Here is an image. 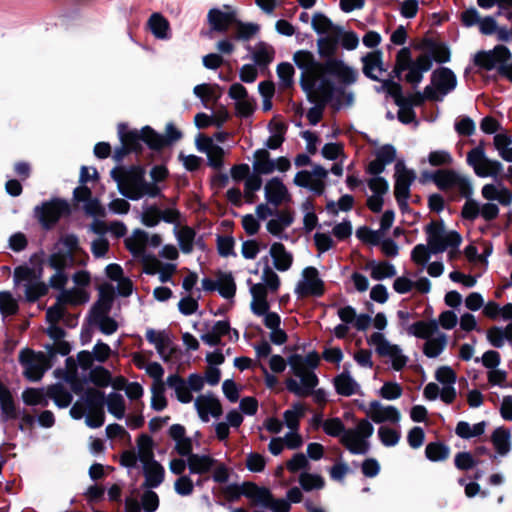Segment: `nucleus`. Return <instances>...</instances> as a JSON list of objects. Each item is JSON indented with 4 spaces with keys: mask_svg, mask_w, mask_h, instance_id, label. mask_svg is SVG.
<instances>
[{
    "mask_svg": "<svg viewBox=\"0 0 512 512\" xmlns=\"http://www.w3.org/2000/svg\"><path fill=\"white\" fill-rule=\"evenodd\" d=\"M311 25L313 30L319 35L341 32V26L334 24L330 18L321 12L313 15Z\"/></svg>",
    "mask_w": 512,
    "mask_h": 512,
    "instance_id": "nucleus-35",
    "label": "nucleus"
},
{
    "mask_svg": "<svg viewBox=\"0 0 512 512\" xmlns=\"http://www.w3.org/2000/svg\"><path fill=\"white\" fill-rule=\"evenodd\" d=\"M22 400L28 406H48V396L42 388H26L22 392Z\"/></svg>",
    "mask_w": 512,
    "mask_h": 512,
    "instance_id": "nucleus-46",
    "label": "nucleus"
},
{
    "mask_svg": "<svg viewBox=\"0 0 512 512\" xmlns=\"http://www.w3.org/2000/svg\"><path fill=\"white\" fill-rule=\"evenodd\" d=\"M245 488V497L249 498L253 505H261L265 508L271 505L273 494L267 487L258 486L251 481H245Z\"/></svg>",
    "mask_w": 512,
    "mask_h": 512,
    "instance_id": "nucleus-21",
    "label": "nucleus"
},
{
    "mask_svg": "<svg viewBox=\"0 0 512 512\" xmlns=\"http://www.w3.org/2000/svg\"><path fill=\"white\" fill-rule=\"evenodd\" d=\"M437 178L435 179V185L441 191H448L453 187H457L462 197L472 196L473 187L468 178L461 176L455 170L452 169H439L436 170Z\"/></svg>",
    "mask_w": 512,
    "mask_h": 512,
    "instance_id": "nucleus-9",
    "label": "nucleus"
},
{
    "mask_svg": "<svg viewBox=\"0 0 512 512\" xmlns=\"http://www.w3.org/2000/svg\"><path fill=\"white\" fill-rule=\"evenodd\" d=\"M193 92L202 101L205 107H208L209 103L216 105L222 95L221 87L218 84H199L194 87Z\"/></svg>",
    "mask_w": 512,
    "mask_h": 512,
    "instance_id": "nucleus-27",
    "label": "nucleus"
},
{
    "mask_svg": "<svg viewBox=\"0 0 512 512\" xmlns=\"http://www.w3.org/2000/svg\"><path fill=\"white\" fill-rule=\"evenodd\" d=\"M109 413L117 419H122L125 415V400L119 393L112 392L106 398V403Z\"/></svg>",
    "mask_w": 512,
    "mask_h": 512,
    "instance_id": "nucleus-51",
    "label": "nucleus"
},
{
    "mask_svg": "<svg viewBox=\"0 0 512 512\" xmlns=\"http://www.w3.org/2000/svg\"><path fill=\"white\" fill-rule=\"evenodd\" d=\"M270 255L273 259L274 267L278 271H287L292 266L293 256L281 242H275L271 245Z\"/></svg>",
    "mask_w": 512,
    "mask_h": 512,
    "instance_id": "nucleus-23",
    "label": "nucleus"
},
{
    "mask_svg": "<svg viewBox=\"0 0 512 512\" xmlns=\"http://www.w3.org/2000/svg\"><path fill=\"white\" fill-rule=\"evenodd\" d=\"M211 30L225 33L231 25H234L237 17L234 11L223 12L220 9H210L207 15Z\"/></svg>",
    "mask_w": 512,
    "mask_h": 512,
    "instance_id": "nucleus-20",
    "label": "nucleus"
},
{
    "mask_svg": "<svg viewBox=\"0 0 512 512\" xmlns=\"http://www.w3.org/2000/svg\"><path fill=\"white\" fill-rule=\"evenodd\" d=\"M429 86L435 89L438 102H440L456 88L457 77L450 68L439 67L432 72Z\"/></svg>",
    "mask_w": 512,
    "mask_h": 512,
    "instance_id": "nucleus-13",
    "label": "nucleus"
},
{
    "mask_svg": "<svg viewBox=\"0 0 512 512\" xmlns=\"http://www.w3.org/2000/svg\"><path fill=\"white\" fill-rule=\"evenodd\" d=\"M195 407L203 422L209 421V414L215 418H219L223 413L219 399L212 394L198 396L195 401Z\"/></svg>",
    "mask_w": 512,
    "mask_h": 512,
    "instance_id": "nucleus-16",
    "label": "nucleus"
},
{
    "mask_svg": "<svg viewBox=\"0 0 512 512\" xmlns=\"http://www.w3.org/2000/svg\"><path fill=\"white\" fill-rule=\"evenodd\" d=\"M303 280L299 281L295 287V293L298 298L321 297L325 293V284L319 277L317 268L308 266L302 271Z\"/></svg>",
    "mask_w": 512,
    "mask_h": 512,
    "instance_id": "nucleus-11",
    "label": "nucleus"
},
{
    "mask_svg": "<svg viewBox=\"0 0 512 512\" xmlns=\"http://www.w3.org/2000/svg\"><path fill=\"white\" fill-rule=\"evenodd\" d=\"M71 206L67 200L60 197H53L43 201L33 209V217L41 228L50 231L55 228L63 217L71 215Z\"/></svg>",
    "mask_w": 512,
    "mask_h": 512,
    "instance_id": "nucleus-5",
    "label": "nucleus"
},
{
    "mask_svg": "<svg viewBox=\"0 0 512 512\" xmlns=\"http://www.w3.org/2000/svg\"><path fill=\"white\" fill-rule=\"evenodd\" d=\"M217 463V460L210 455H191L187 459L188 468L191 474L208 473Z\"/></svg>",
    "mask_w": 512,
    "mask_h": 512,
    "instance_id": "nucleus-31",
    "label": "nucleus"
},
{
    "mask_svg": "<svg viewBox=\"0 0 512 512\" xmlns=\"http://www.w3.org/2000/svg\"><path fill=\"white\" fill-rule=\"evenodd\" d=\"M277 75L280 79V86L283 89H288L293 86V77L295 74L294 67L289 62H282L277 66Z\"/></svg>",
    "mask_w": 512,
    "mask_h": 512,
    "instance_id": "nucleus-57",
    "label": "nucleus"
},
{
    "mask_svg": "<svg viewBox=\"0 0 512 512\" xmlns=\"http://www.w3.org/2000/svg\"><path fill=\"white\" fill-rule=\"evenodd\" d=\"M305 414V407L301 403H295L293 410H286L283 414L285 424L292 431H298L300 418Z\"/></svg>",
    "mask_w": 512,
    "mask_h": 512,
    "instance_id": "nucleus-52",
    "label": "nucleus"
},
{
    "mask_svg": "<svg viewBox=\"0 0 512 512\" xmlns=\"http://www.w3.org/2000/svg\"><path fill=\"white\" fill-rule=\"evenodd\" d=\"M425 101L438 102V97L434 88L426 86L423 92L417 91L415 93L404 96L402 103L409 108V111L414 107L422 106Z\"/></svg>",
    "mask_w": 512,
    "mask_h": 512,
    "instance_id": "nucleus-28",
    "label": "nucleus"
},
{
    "mask_svg": "<svg viewBox=\"0 0 512 512\" xmlns=\"http://www.w3.org/2000/svg\"><path fill=\"white\" fill-rule=\"evenodd\" d=\"M176 237L181 251L185 254H190L194 247L195 230L190 226H184L176 233Z\"/></svg>",
    "mask_w": 512,
    "mask_h": 512,
    "instance_id": "nucleus-48",
    "label": "nucleus"
},
{
    "mask_svg": "<svg viewBox=\"0 0 512 512\" xmlns=\"http://www.w3.org/2000/svg\"><path fill=\"white\" fill-rule=\"evenodd\" d=\"M114 296L115 292L112 285H102L99 288V298L89 311V317L106 316V314H109L113 306Z\"/></svg>",
    "mask_w": 512,
    "mask_h": 512,
    "instance_id": "nucleus-18",
    "label": "nucleus"
},
{
    "mask_svg": "<svg viewBox=\"0 0 512 512\" xmlns=\"http://www.w3.org/2000/svg\"><path fill=\"white\" fill-rule=\"evenodd\" d=\"M236 31L233 35V39L249 41L252 39L260 30V26L256 23L243 22L239 19L236 20L235 24Z\"/></svg>",
    "mask_w": 512,
    "mask_h": 512,
    "instance_id": "nucleus-47",
    "label": "nucleus"
},
{
    "mask_svg": "<svg viewBox=\"0 0 512 512\" xmlns=\"http://www.w3.org/2000/svg\"><path fill=\"white\" fill-rule=\"evenodd\" d=\"M46 395L52 399L59 408L68 407L72 400V394L61 383H55L47 387Z\"/></svg>",
    "mask_w": 512,
    "mask_h": 512,
    "instance_id": "nucleus-33",
    "label": "nucleus"
},
{
    "mask_svg": "<svg viewBox=\"0 0 512 512\" xmlns=\"http://www.w3.org/2000/svg\"><path fill=\"white\" fill-rule=\"evenodd\" d=\"M382 85L380 88H377L376 90L378 92L384 91L394 99L395 104H399L402 102L404 95H403V89L399 82H396L392 79H384L380 80Z\"/></svg>",
    "mask_w": 512,
    "mask_h": 512,
    "instance_id": "nucleus-53",
    "label": "nucleus"
},
{
    "mask_svg": "<svg viewBox=\"0 0 512 512\" xmlns=\"http://www.w3.org/2000/svg\"><path fill=\"white\" fill-rule=\"evenodd\" d=\"M395 183L394 196L401 198L410 197V186L414 182L416 175L413 170L407 169L402 161L395 164Z\"/></svg>",
    "mask_w": 512,
    "mask_h": 512,
    "instance_id": "nucleus-14",
    "label": "nucleus"
},
{
    "mask_svg": "<svg viewBox=\"0 0 512 512\" xmlns=\"http://www.w3.org/2000/svg\"><path fill=\"white\" fill-rule=\"evenodd\" d=\"M84 406L87 410H104L105 393L96 388H87L84 393Z\"/></svg>",
    "mask_w": 512,
    "mask_h": 512,
    "instance_id": "nucleus-40",
    "label": "nucleus"
},
{
    "mask_svg": "<svg viewBox=\"0 0 512 512\" xmlns=\"http://www.w3.org/2000/svg\"><path fill=\"white\" fill-rule=\"evenodd\" d=\"M149 27L153 35L158 39L168 38L170 25L168 20L159 13H153L148 21Z\"/></svg>",
    "mask_w": 512,
    "mask_h": 512,
    "instance_id": "nucleus-43",
    "label": "nucleus"
},
{
    "mask_svg": "<svg viewBox=\"0 0 512 512\" xmlns=\"http://www.w3.org/2000/svg\"><path fill=\"white\" fill-rule=\"evenodd\" d=\"M299 483L304 491H312L314 489H322L325 481L321 475L302 473L299 477Z\"/></svg>",
    "mask_w": 512,
    "mask_h": 512,
    "instance_id": "nucleus-58",
    "label": "nucleus"
},
{
    "mask_svg": "<svg viewBox=\"0 0 512 512\" xmlns=\"http://www.w3.org/2000/svg\"><path fill=\"white\" fill-rule=\"evenodd\" d=\"M425 456L431 462L445 461L450 456V447L441 441L430 442L425 447Z\"/></svg>",
    "mask_w": 512,
    "mask_h": 512,
    "instance_id": "nucleus-38",
    "label": "nucleus"
},
{
    "mask_svg": "<svg viewBox=\"0 0 512 512\" xmlns=\"http://www.w3.org/2000/svg\"><path fill=\"white\" fill-rule=\"evenodd\" d=\"M301 385L293 378H288L285 381L286 389L298 397H308L312 395L313 390L319 383V379L315 372L306 371L300 377Z\"/></svg>",
    "mask_w": 512,
    "mask_h": 512,
    "instance_id": "nucleus-15",
    "label": "nucleus"
},
{
    "mask_svg": "<svg viewBox=\"0 0 512 512\" xmlns=\"http://www.w3.org/2000/svg\"><path fill=\"white\" fill-rule=\"evenodd\" d=\"M137 447V457L142 464L156 461L153 451L154 442L151 436L147 434H141L137 439Z\"/></svg>",
    "mask_w": 512,
    "mask_h": 512,
    "instance_id": "nucleus-39",
    "label": "nucleus"
},
{
    "mask_svg": "<svg viewBox=\"0 0 512 512\" xmlns=\"http://www.w3.org/2000/svg\"><path fill=\"white\" fill-rule=\"evenodd\" d=\"M265 199L268 203L278 207L283 202L291 201V195L282 180L273 177L265 185Z\"/></svg>",
    "mask_w": 512,
    "mask_h": 512,
    "instance_id": "nucleus-17",
    "label": "nucleus"
},
{
    "mask_svg": "<svg viewBox=\"0 0 512 512\" xmlns=\"http://www.w3.org/2000/svg\"><path fill=\"white\" fill-rule=\"evenodd\" d=\"M369 345H374L376 353L380 357H390L392 359V368L395 371H401L408 361V358L401 353V349L396 344H391L380 332H374L367 339Z\"/></svg>",
    "mask_w": 512,
    "mask_h": 512,
    "instance_id": "nucleus-8",
    "label": "nucleus"
},
{
    "mask_svg": "<svg viewBox=\"0 0 512 512\" xmlns=\"http://www.w3.org/2000/svg\"><path fill=\"white\" fill-rule=\"evenodd\" d=\"M43 352L36 353L30 348H24L19 353V363L24 368L26 379L37 382L42 379L47 368L51 367Z\"/></svg>",
    "mask_w": 512,
    "mask_h": 512,
    "instance_id": "nucleus-7",
    "label": "nucleus"
},
{
    "mask_svg": "<svg viewBox=\"0 0 512 512\" xmlns=\"http://www.w3.org/2000/svg\"><path fill=\"white\" fill-rule=\"evenodd\" d=\"M447 345V336L440 333L436 338L426 340L423 346V353L428 358L438 357Z\"/></svg>",
    "mask_w": 512,
    "mask_h": 512,
    "instance_id": "nucleus-45",
    "label": "nucleus"
},
{
    "mask_svg": "<svg viewBox=\"0 0 512 512\" xmlns=\"http://www.w3.org/2000/svg\"><path fill=\"white\" fill-rule=\"evenodd\" d=\"M373 432V425L367 419H362L358 422L355 429H348L346 434L342 435V437L369 438L372 436Z\"/></svg>",
    "mask_w": 512,
    "mask_h": 512,
    "instance_id": "nucleus-59",
    "label": "nucleus"
},
{
    "mask_svg": "<svg viewBox=\"0 0 512 512\" xmlns=\"http://www.w3.org/2000/svg\"><path fill=\"white\" fill-rule=\"evenodd\" d=\"M19 311L17 300L9 291L0 292V313L3 316H13Z\"/></svg>",
    "mask_w": 512,
    "mask_h": 512,
    "instance_id": "nucleus-54",
    "label": "nucleus"
},
{
    "mask_svg": "<svg viewBox=\"0 0 512 512\" xmlns=\"http://www.w3.org/2000/svg\"><path fill=\"white\" fill-rule=\"evenodd\" d=\"M512 58L511 51L504 45H496L492 50L479 51L474 56V64L480 69L491 71L503 62H509Z\"/></svg>",
    "mask_w": 512,
    "mask_h": 512,
    "instance_id": "nucleus-12",
    "label": "nucleus"
},
{
    "mask_svg": "<svg viewBox=\"0 0 512 512\" xmlns=\"http://www.w3.org/2000/svg\"><path fill=\"white\" fill-rule=\"evenodd\" d=\"M0 410L3 421L16 420L20 416V409L16 405L11 390L0 380Z\"/></svg>",
    "mask_w": 512,
    "mask_h": 512,
    "instance_id": "nucleus-19",
    "label": "nucleus"
},
{
    "mask_svg": "<svg viewBox=\"0 0 512 512\" xmlns=\"http://www.w3.org/2000/svg\"><path fill=\"white\" fill-rule=\"evenodd\" d=\"M262 186V178L258 175H252L245 181V200L247 203L252 204L256 201L257 196L255 194Z\"/></svg>",
    "mask_w": 512,
    "mask_h": 512,
    "instance_id": "nucleus-61",
    "label": "nucleus"
},
{
    "mask_svg": "<svg viewBox=\"0 0 512 512\" xmlns=\"http://www.w3.org/2000/svg\"><path fill=\"white\" fill-rule=\"evenodd\" d=\"M339 35L340 33H333L317 39L318 54L324 59L323 62L318 61L311 51L298 50L293 55L295 65L300 70L322 69L341 84H354L358 78L357 71L335 57L339 46Z\"/></svg>",
    "mask_w": 512,
    "mask_h": 512,
    "instance_id": "nucleus-1",
    "label": "nucleus"
},
{
    "mask_svg": "<svg viewBox=\"0 0 512 512\" xmlns=\"http://www.w3.org/2000/svg\"><path fill=\"white\" fill-rule=\"evenodd\" d=\"M254 175L270 174L275 169V162L270 159V153L266 149H258L254 153Z\"/></svg>",
    "mask_w": 512,
    "mask_h": 512,
    "instance_id": "nucleus-34",
    "label": "nucleus"
},
{
    "mask_svg": "<svg viewBox=\"0 0 512 512\" xmlns=\"http://www.w3.org/2000/svg\"><path fill=\"white\" fill-rule=\"evenodd\" d=\"M146 339L149 343L154 344L157 352L162 356L164 361L169 360V355H165V351L171 343V340L165 331H155L152 328L147 329Z\"/></svg>",
    "mask_w": 512,
    "mask_h": 512,
    "instance_id": "nucleus-36",
    "label": "nucleus"
},
{
    "mask_svg": "<svg viewBox=\"0 0 512 512\" xmlns=\"http://www.w3.org/2000/svg\"><path fill=\"white\" fill-rule=\"evenodd\" d=\"M25 299L29 303H35L41 297L48 294V285L43 281L31 280L25 282Z\"/></svg>",
    "mask_w": 512,
    "mask_h": 512,
    "instance_id": "nucleus-42",
    "label": "nucleus"
},
{
    "mask_svg": "<svg viewBox=\"0 0 512 512\" xmlns=\"http://www.w3.org/2000/svg\"><path fill=\"white\" fill-rule=\"evenodd\" d=\"M166 384L168 387L175 390L176 397L181 403H189L192 401L193 396L191 390L186 381L179 374L175 373L169 375Z\"/></svg>",
    "mask_w": 512,
    "mask_h": 512,
    "instance_id": "nucleus-32",
    "label": "nucleus"
},
{
    "mask_svg": "<svg viewBox=\"0 0 512 512\" xmlns=\"http://www.w3.org/2000/svg\"><path fill=\"white\" fill-rule=\"evenodd\" d=\"M275 50L265 42H259L253 53V60L259 67H266L274 60Z\"/></svg>",
    "mask_w": 512,
    "mask_h": 512,
    "instance_id": "nucleus-44",
    "label": "nucleus"
},
{
    "mask_svg": "<svg viewBox=\"0 0 512 512\" xmlns=\"http://www.w3.org/2000/svg\"><path fill=\"white\" fill-rule=\"evenodd\" d=\"M91 324H96L99 330L105 335H111L118 330V323L115 319L106 314V316L89 317Z\"/></svg>",
    "mask_w": 512,
    "mask_h": 512,
    "instance_id": "nucleus-56",
    "label": "nucleus"
},
{
    "mask_svg": "<svg viewBox=\"0 0 512 512\" xmlns=\"http://www.w3.org/2000/svg\"><path fill=\"white\" fill-rule=\"evenodd\" d=\"M406 331L409 335L428 340L438 331V322L435 319L419 320L407 326Z\"/></svg>",
    "mask_w": 512,
    "mask_h": 512,
    "instance_id": "nucleus-25",
    "label": "nucleus"
},
{
    "mask_svg": "<svg viewBox=\"0 0 512 512\" xmlns=\"http://www.w3.org/2000/svg\"><path fill=\"white\" fill-rule=\"evenodd\" d=\"M149 241V235L146 231L136 229L133 231L132 236L125 240L127 250L135 258H139L146 253V246Z\"/></svg>",
    "mask_w": 512,
    "mask_h": 512,
    "instance_id": "nucleus-24",
    "label": "nucleus"
},
{
    "mask_svg": "<svg viewBox=\"0 0 512 512\" xmlns=\"http://www.w3.org/2000/svg\"><path fill=\"white\" fill-rule=\"evenodd\" d=\"M45 252L40 250L32 254L29 262L33 267L27 265H19L14 268L13 282L15 286H20L24 282L31 280L42 281L44 274Z\"/></svg>",
    "mask_w": 512,
    "mask_h": 512,
    "instance_id": "nucleus-10",
    "label": "nucleus"
},
{
    "mask_svg": "<svg viewBox=\"0 0 512 512\" xmlns=\"http://www.w3.org/2000/svg\"><path fill=\"white\" fill-rule=\"evenodd\" d=\"M89 382L98 388H106L111 383V372L104 366H95L90 369Z\"/></svg>",
    "mask_w": 512,
    "mask_h": 512,
    "instance_id": "nucleus-49",
    "label": "nucleus"
},
{
    "mask_svg": "<svg viewBox=\"0 0 512 512\" xmlns=\"http://www.w3.org/2000/svg\"><path fill=\"white\" fill-rule=\"evenodd\" d=\"M428 246L417 244L411 252V259L414 263L424 266L430 254L444 252L447 248H457L462 243V236L459 232L451 230L446 232L443 220L431 221L425 227Z\"/></svg>",
    "mask_w": 512,
    "mask_h": 512,
    "instance_id": "nucleus-3",
    "label": "nucleus"
},
{
    "mask_svg": "<svg viewBox=\"0 0 512 512\" xmlns=\"http://www.w3.org/2000/svg\"><path fill=\"white\" fill-rule=\"evenodd\" d=\"M368 268H371V278L374 280H383L385 278H391L396 275V269L393 264L387 261L377 263L372 260L367 264Z\"/></svg>",
    "mask_w": 512,
    "mask_h": 512,
    "instance_id": "nucleus-41",
    "label": "nucleus"
},
{
    "mask_svg": "<svg viewBox=\"0 0 512 512\" xmlns=\"http://www.w3.org/2000/svg\"><path fill=\"white\" fill-rule=\"evenodd\" d=\"M491 442L497 454L507 455L511 450V431L505 427L496 428L492 432Z\"/></svg>",
    "mask_w": 512,
    "mask_h": 512,
    "instance_id": "nucleus-29",
    "label": "nucleus"
},
{
    "mask_svg": "<svg viewBox=\"0 0 512 512\" xmlns=\"http://www.w3.org/2000/svg\"><path fill=\"white\" fill-rule=\"evenodd\" d=\"M356 237L365 244L379 246L383 234L379 230H372L368 226H361L356 230Z\"/></svg>",
    "mask_w": 512,
    "mask_h": 512,
    "instance_id": "nucleus-55",
    "label": "nucleus"
},
{
    "mask_svg": "<svg viewBox=\"0 0 512 512\" xmlns=\"http://www.w3.org/2000/svg\"><path fill=\"white\" fill-rule=\"evenodd\" d=\"M334 387L336 392L345 397L352 396L357 393L359 384L353 379L347 370L337 375L334 380Z\"/></svg>",
    "mask_w": 512,
    "mask_h": 512,
    "instance_id": "nucleus-26",
    "label": "nucleus"
},
{
    "mask_svg": "<svg viewBox=\"0 0 512 512\" xmlns=\"http://www.w3.org/2000/svg\"><path fill=\"white\" fill-rule=\"evenodd\" d=\"M368 438L341 437L340 443L351 453L364 455L368 453L370 444Z\"/></svg>",
    "mask_w": 512,
    "mask_h": 512,
    "instance_id": "nucleus-50",
    "label": "nucleus"
},
{
    "mask_svg": "<svg viewBox=\"0 0 512 512\" xmlns=\"http://www.w3.org/2000/svg\"><path fill=\"white\" fill-rule=\"evenodd\" d=\"M111 177L118 184L120 193L127 198L135 192H140L145 183L144 170L140 166L115 167L110 172Z\"/></svg>",
    "mask_w": 512,
    "mask_h": 512,
    "instance_id": "nucleus-6",
    "label": "nucleus"
},
{
    "mask_svg": "<svg viewBox=\"0 0 512 512\" xmlns=\"http://www.w3.org/2000/svg\"><path fill=\"white\" fill-rule=\"evenodd\" d=\"M378 436L382 444L387 447L395 446L400 440V432L387 426L379 427Z\"/></svg>",
    "mask_w": 512,
    "mask_h": 512,
    "instance_id": "nucleus-64",
    "label": "nucleus"
},
{
    "mask_svg": "<svg viewBox=\"0 0 512 512\" xmlns=\"http://www.w3.org/2000/svg\"><path fill=\"white\" fill-rule=\"evenodd\" d=\"M143 475L146 488H156L161 485L165 477V469L158 461L143 464Z\"/></svg>",
    "mask_w": 512,
    "mask_h": 512,
    "instance_id": "nucleus-22",
    "label": "nucleus"
},
{
    "mask_svg": "<svg viewBox=\"0 0 512 512\" xmlns=\"http://www.w3.org/2000/svg\"><path fill=\"white\" fill-rule=\"evenodd\" d=\"M324 432L331 437H342L347 430L342 420L338 417L329 418L324 421Z\"/></svg>",
    "mask_w": 512,
    "mask_h": 512,
    "instance_id": "nucleus-60",
    "label": "nucleus"
},
{
    "mask_svg": "<svg viewBox=\"0 0 512 512\" xmlns=\"http://www.w3.org/2000/svg\"><path fill=\"white\" fill-rule=\"evenodd\" d=\"M217 277V291L226 299L233 298L236 294V283L230 272L218 271Z\"/></svg>",
    "mask_w": 512,
    "mask_h": 512,
    "instance_id": "nucleus-37",
    "label": "nucleus"
},
{
    "mask_svg": "<svg viewBox=\"0 0 512 512\" xmlns=\"http://www.w3.org/2000/svg\"><path fill=\"white\" fill-rule=\"evenodd\" d=\"M324 70L318 68H309L302 70L300 77V87L306 93L311 103L332 104L335 110L342 106H350L353 103L354 95L345 90V84L336 86L329 79Z\"/></svg>",
    "mask_w": 512,
    "mask_h": 512,
    "instance_id": "nucleus-2",
    "label": "nucleus"
},
{
    "mask_svg": "<svg viewBox=\"0 0 512 512\" xmlns=\"http://www.w3.org/2000/svg\"><path fill=\"white\" fill-rule=\"evenodd\" d=\"M479 461L470 452H458L454 458L455 467L461 471L474 468Z\"/></svg>",
    "mask_w": 512,
    "mask_h": 512,
    "instance_id": "nucleus-63",
    "label": "nucleus"
},
{
    "mask_svg": "<svg viewBox=\"0 0 512 512\" xmlns=\"http://www.w3.org/2000/svg\"><path fill=\"white\" fill-rule=\"evenodd\" d=\"M166 135L156 133V130H118L120 143L132 154L143 153V143L153 151H162L182 137L181 130H166Z\"/></svg>",
    "mask_w": 512,
    "mask_h": 512,
    "instance_id": "nucleus-4",
    "label": "nucleus"
},
{
    "mask_svg": "<svg viewBox=\"0 0 512 512\" xmlns=\"http://www.w3.org/2000/svg\"><path fill=\"white\" fill-rule=\"evenodd\" d=\"M502 171V164L499 161H491L485 158L481 167H475V173L479 177H496Z\"/></svg>",
    "mask_w": 512,
    "mask_h": 512,
    "instance_id": "nucleus-62",
    "label": "nucleus"
},
{
    "mask_svg": "<svg viewBox=\"0 0 512 512\" xmlns=\"http://www.w3.org/2000/svg\"><path fill=\"white\" fill-rule=\"evenodd\" d=\"M383 52L379 49L368 52L362 56L363 74L372 81H380L381 79L374 73L376 66L382 65Z\"/></svg>",
    "mask_w": 512,
    "mask_h": 512,
    "instance_id": "nucleus-30",
    "label": "nucleus"
}]
</instances>
